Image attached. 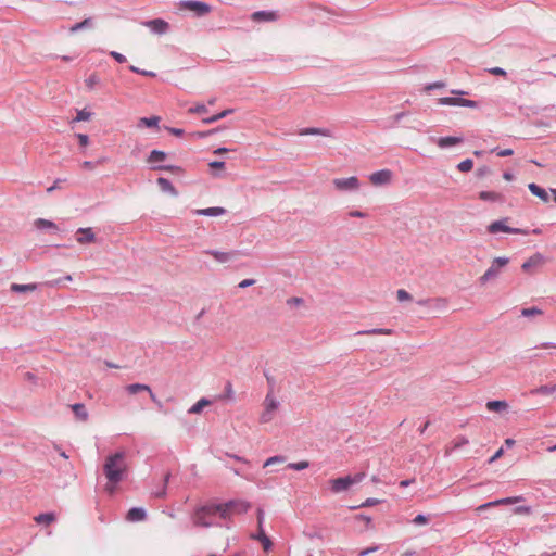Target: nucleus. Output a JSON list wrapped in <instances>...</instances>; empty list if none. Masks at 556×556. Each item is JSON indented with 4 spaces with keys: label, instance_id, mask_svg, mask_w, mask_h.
I'll return each mask as SVG.
<instances>
[{
    "label": "nucleus",
    "instance_id": "f257e3e1",
    "mask_svg": "<svg viewBox=\"0 0 556 556\" xmlns=\"http://www.w3.org/2000/svg\"><path fill=\"white\" fill-rule=\"evenodd\" d=\"M251 508V504L244 501L230 500L223 504H206L198 507L192 516L193 525L208 528L214 526V518L229 519L231 514H243Z\"/></svg>",
    "mask_w": 556,
    "mask_h": 556
},
{
    "label": "nucleus",
    "instance_id": "f03ea898",
    "mask_svg": "<svg viewBox=\"0 0 556 556\" xmlns=\"http://www.w3.org/2000/svg\"><path fill=\"white\" fill-rule=\"evenodd\" d=\"M124 458L125 453L121 451L109 455L105 459L103 471L109 481L105 490L111 494L115 491V485L123 480L125 468L122 463Z\"/></svg>",
    "mask_w": 556,
    "mask_h": 556
},
{
    "label": "nucleus",
    "instance_id": "7ed1b4c3",
    "mask_svg": "<svg viewBox=\"0 0 556 556\" xmlns=\"http://www.w3.org/2000/svg\"><path fill=\"white\" fill-rule=\"evenodd\" d=\"M365 477L364 472L355 476H344L330 480V489L333 493H340L350 489L353 484L358 483Z\"/></svg>",
    "mask_w": 556,
    "mask_h": 556
},
{
    "label": "nucleus",
    "instance_id": "20e7f679",
    "mask_svg": "<svg viewBox=\"0 0 556 556\" xmlns=\"http://www.w3.org/2000/svg\"><path fill=\"white\" fill-rule=\"evenodd\" d=\"M509 263V258L505 256L495 257L491 263V266L485 270V273L479 278V282L481 286H484L486 282L495 279L501 268L506 266Z\"/></svg>",
    "mask_w": 556,
    "mask_h": 556
},
{
    "label": "nucleus",
    "instance_id": "39448f33",
    "mask_svg": "<svg viewBox=\"0 0 556 556\" xmlns=\"http://www.w3.org/2000/svg\"><path fill=\"white\" fill-rule=\"evenodd\" d=\"M264 510L262 508H257V532L251 534L252 540L260 541L263 545L265 552H268L273 547L271 540L266 535L264 528Z\"/></svg>",
    "mask_w": 556,
    "mask_h": 556
},
{
    "label": "nucleus",
    "instance_id": "423d86ee",
    "mask_svg": "<svg viewBox=\"0 0 556 556\" xmlns=\"http://www.w3.org/2000/svg\"><path fill=\"white\" fill-rule=\"evenodd\" d=\"M506 220H507V218L492 222L488 226V231L490 233H497L500 231L507 232V233H516V235H528L529 233V230H527V229L513 228V227L505 225Z\"/></svg>",
    "mask_w": 556,
    "mask_h": 556
},
{
    "label": "nucleus",
    "instance_id": "0eeeda50",
    "mask_svg": "<svg viewBox=\"0 0 556 556\" xmlns=\"http://www.w3.org/2000/svg\"><path fill=\"white\" fill-rule=\"evenodd\" d=\"M332 182L337 190L343 192L356 191L359 188V180L356 176L336 178Z\"/></svg>",
    "mask_w": 556,
    "mask_h": 556
},
{
    "label": "nucleus",
    "instance_id": "6e6552de",
    "mask_svg": "<svg viewBox=\"0 0 556 556\" xmlns=\"http://www.w3.org/2000/svg\"><path fill=\"white\" fill-rule=\"evenodd\" d=\"M180 5L184 9H188V10L194 12V14L198 17L204 16L211 12V5L205 2H202V1L186 0V1H182L180 3Z\"/></svg>",
    "mask_w": 556,
    "mask_h": 556
},
{
    "label": "nucleus",
    "instance_id": "1a4fd4ad",
    "mask_svg": "<svg viewBox=\"0 0 556 556\" xmlns=\"http://www.w3.org/2000/svg\"><path fill=\"white\" fill-rule=\"evenodd\" d=\"M439 104L451 105V106H465V108H478V102L473 100L464 99L462 97H443L439 99Z\"/></svg>",
    "mask_w": 556,
    "mask_h": 556
},
{
    "label": "nucleus",
    "instance_id": "9d476101",
    "mask_svg": "<svg viewBox=\"0 0 556 556\" xmlns=\"http://www.w3.org/2000/svg\"><path fill=\"white\" fill-rule=\"evenodd\" d=\"M369 180L374 186L388 185L392 180V172L390 169H380L369 176Z\"/></svg>",
    "mask_w": 556,
    "mask_h": 556
},
{
    "label": "nucleus",
    "instance_id": "9b49d317",
    "mask_svg": "<svg viewBox=\"0 0 556 556\" xmlns=\"http://www.w3.org/2000/svg\"><path fill=\"white\" fill-rule=\"evenodd\" d=\"M150 30L157 35H163L169 29V24L162 18L149 20L142 23Z\"/></svg>",
    "mask_w": 556,
    "mask_h": 556
},
{
    "label": "nucleus",
    "instance_id": "f8f14e48",
    "mask_svg": "<svg viewBox=\"0 0 556 556\" xmlns=\"http://www.w3.org/2000/svg\"><path fill=\"white\" fill-rule=\"evenodd\" d=\"M522 500H523L522 496L504 497V498H500V500H495V501H492V502L484 503V504L480 505L477 508V510L478 511H482V510H485V509H488L490 507H494V506H498V505L514 504V503H518V502H520Z\"/></svg>",
    "mask_w": 556,
    "mask_h": 556
},
{
    "label": "nucleus",
    "instance_id": "ddd939ff",
    "mask_svg": "<svg viewBox=\"0 0 556 556\" xmlns=\"http://www.w3.org/2000/svg\"><path fill=\"white\" fill-rule=\"evenodd\" d=\"M432 141H434L439 148L447 149V148L463 143L464 138L457 137V136H446V137H439L437 139L432 138Z\"/></svg>",
    "mask_w": 556,
    "mask_h": 556
},
{
    "label": "nucleus",
    "instance_id": "4468645a",
    "mask_svg": "<svg viewBox=\"0 0 556 556\" xmlns=\"http://www.w3.org/2000/svg\"><path fill=\"white\" fill-rule=\"evenodd\" d=\"M478 197L481 201L485 202L504 203L506 201V198L503 193L495 191H480Z\"/></svg>",
    "mask_w": 556,
    "mask_h": 556
},
{
    "label": "nucleus",
    "instance_id": "2eb2a0df",
    "mask_svg": "<svg viewBox=\"0 0 556 556\" xmlns=\"http://www.w3.org/2000/svg\"><path fill=\"white\" fill-rule=\"evenodd\" d=\"M147 518V511L142 507H132L127 511L126 519L130 522L143 521Z\"/></svg>",
    "mask_w": 556,
    "mask_h": 556
},
{
    "label": "nucleus",
    "instance_id": "dca6fc26",
    "mask_svg": "<svg viewBox=\"0 0 556 556\" xmlns=\"http://www.w3.org/2000/svg\"><path fill=\"white\" fill-rule=\"evenodd\" d=\"M204 253L213 256L218 263H227L235 255H237L238 252L237 251L222 252V251H217V250H206Z\"/></svg>",
    "mask_w": 556,
    "mask_h": 556
},
{
    "label": "nucleus",
    "instance_id": "f3484780",
    "mask_svg": "<svg viewBox=\"0 0 556 556\" xmlns=\"http://www.w3.org/2000/svg\"><path fill=\"white\" fill-rule=\"evenodd\" d=\"M76 240L80 244H87L94 241L96 237L91 228H78Z\"/></svg>",
    "mask_w": 556,
    "mask_h": 556
},
{
    "label": "nucleus",
    "instance_id": "a211bd4d",
    "mask_svg": "<svg viewBox=\"0 0 556 556\" xmlns=\"http://www.w3.org/2000/svg\"><path fill=\"white\" fill-rule=\"evenodd\" d=\"M543 260L544 258L542 254L535 253L521 265V269L523 271L530 273L532 268L540 266L543 263Z\"/></svg>",
    "mask_w": 556,
    "mask_h": 556
},
{
    "label": "nucleus",
    "instance_id": "6ab92c4d",
    "mask_svg": "<svg viewBox=\"0 0 556 556\" xmlns=\"http://www.w3.org/2000/svg\"><path fill=\"white\" fill-rule=\"evenodd\" d=\"M278 15L275 11H256L252 14L254 22H271L276 21Z\"/></svg>",
    "mask_w": 556,
    "mask_h": 556
},
{
    "label": "nucleus",
    "instance_id": "aec40b11",
    "mask_svg": "<svg viewBox=\"0 0 556 556\" xmlns=\"http://www.w3.org/2000/svg\"><path fill=\"white\" fill-rule=\"evenodd\" d=\"M160 122H161V117L156 116V115H153V116H150V117H141L138 121L137 127L138 128L147 127V128H156V129H159L160 128L159 127Z\"/></svg>",
    "mask_w": 556,
    "mask_h": 556
},
{
    "label": "nucleus",
    "instance_id": "412c9836",
    "mask_svg": "<svg viewBox=\"0 0 556 556\" xmlns=\"http://www.w3.org/2000/svg\"><path fill=\"white\" fill-rule=\"evenodd\" d=\"M156 182H157V186L160 187V189L163 192L169 193V194H172L174 197L178 195L177 189L174 187V185L167 178L159 177Z\"/></svg>",
    "mask_w": 556,
    "mask_h": 556
},
{
    "label": "nucleus",
    "instance_id": "4be33fe9",
    "mask_svg": "<svg viewBox=\"0 0 556 556\" xmlns=\"http://www.w3.org/2000/svg\"><path fill=\"white\" fill-rule=\"evenodd\" d=\"M528 189H529V191H530L533 195L538 197V198H539V199H541L543 202H548V200H549V195H548L547 191H546L544 188L540 187V186H539V185H536L535 182H530V184L528 185Z\"/></svg>",
    "mask_w": 556,
    "mask_h": 556
},
{
    "label": "nucleus",
    "instance_id": "5701e85b",
    "mask_svg": "<svg viewBox=\"0 0 556 556\" xmlns=\"http://www.w3.org/2000/svg\"><path fill=\"white\" fill-rule=\"evenodd\" d=\"M226 213V210L220 206L207 207V208H199L194 211V214L200 216H220Z\"/></svg>",
    "mask_w": 556,
    "mask_h": 556
},
{
    "label": "nucleus",
    "instance_id": "b1692460",
    "mask_svg": "<svg viewBox=\"0 0 556 556\" xmlns=\"http://www.w3.org/2000/svg\"><path fill=\"white\" fill-rule=\"evenodd\" d=\"M75 415V417L80 421H86L88 419V412L83 403H75L70 406Z\"/></svg>",
    "mask_w": 556,
    "mask_h": 556
},
{
    "label": "nucleus",
    "instance_id": "393cba45",
    "mask_svg": "<svg viewBox=\"0 0 556 556\" xmlns=\"http://www.w3.org/2000/svg\"><path fill=\"white\" fill-rule=\"evenodd\" d=\"M37 289H38V285L37 283H26V285L12 283L10 286L11 292H14V293L33 292V291H35Z\"/></svg>",
    "mask_w": 556,
    "mask_h": 556
},
{
    "label": "nucleus",
    "instance_id": "a878e982",
    "mask_svg": "<svg viewBox=\"0 0 556 556\" xmlns=\"http://www.w3.org/2000/svg\"><path fill=\"white\" fill-rule=\"evenodd\" d=\"M300 135H302V136L318 135V136H324V137H330L331 131L327 128L307 127V128L301 129Z\"/></svg>",
    "mask_w": 556,
    "mask_h": 556
},
{
    "label": "nucleus",
    "instance_id": "bb28decb",
    "mask_svg": "<svg viewBox=\"0 0 556 556\" xmlns=\"http://www.w3.org/2000/svg\"><path fill=\"white\" fill-rule=\"evenodd\" d=\"M507 407H508V404L506 401L493 400V401L486 402V408L490 412H503V410H506Z\"/></svg>",
    "mask_w": 556,
    "mask_h": 556
},
{
    "label": "nucleus",
    "instance_id": "cd10ccee",
    "mask_svg": "<svg viewBox=\"0 0 556 556\" xmlns=\"http://www.w3.org/2000/svg\"><path fill=\"white\" fill-rule=\"evenodd\" d=\"M151 168L153 170H165L177 175H181L185 173V169L178 165H153Z\"/></svg>",
    "mask_w": 556,
    "mask_h": 556
},
{
    "label": "nucleus",
    "instance_id": "c85d7f7f",
    "mask_svg": "<svg viewBox=\"0 0 556 556\" xmlns=\"http://www.w3.org/2000/svg\"><path fill=\"white\" fill-rule=\"evenodd\" d=\"M92 27H93V20L91 17H87V18L83 20L81 22L74 24L70 28V31L77 33L81 29H88V28H92Z\"/></svg>",
    "mask_w": 556,
    "mask_h": 556
},
{
    "label": "nucleus",
    "instance_id": "c756f323",
    "mask_svg": "<svg viewBox=\"0 0 556 556\" xmlns=\"http://www.w3.org/2000/svg\"><path fill=\"white\" fill-rule=\"evenodd\" d=\"M167 157V153L162 150H152L147 157V162L152 164L156 162H162Z\"/></svg>",
    "mask_w": 556,
    "mask_h": 556
},
{
    "label": "nucleus",
    "instance_id": "7c9ffc66",
    "mask_svg": "<svg viewBox=\"0 0 556 556\" xmlns=\"http://www.w3.org/2000/svg\"><path fill=\"white\" fill-rule=\"evenodd\" d=\"M56 519V516L54 513H43V514H39L38 516H36L34 518V520L39 523V525H50L52 523L53 521H55Z\"/></svg>",
    "mask_w": 556,
    "mask_h": 556
},
{
    "label": "nucleus",
    "instance_id": "2f4dec72",
    "mask_svg": "<svg viewBox=\"0 0 556 556\" xmlns=\"http://www.w3.org/2000/svg\"><path fill=\"white\" fill-rule=\"evenodd\" d=\"M210 404V400H207L206 397H202L188 409V414H200L203 410V408L205 406H208Z\"/></svg>",
    "mask_w": 556,
    "mask_h": 556
},
{
    "label": "nucleus",
    "instance_id": "473e14b6",
    "mask_svg": "<svg viewBox=\"0 0 556 556\" xmlns=\"http://www.w3.org/2000/svg\"><path fill=\"white\" fill-rule=\"evenodd\" d=\"M126 391L128 394H131V395L137 394L141 391H147L150 393L151 388L148 384H143V383H131V384L126 386Z\"/></svg>",
    "mask_w": 556,
    "mask_h": 556
},
{
    "label": "nucleus",
    "instance_id": "72a5a7b5",
    "mask_svg": "<svg viewBox=\"0 0 556 556\" xmlns=\"http://www.w3.org/2000/svg\"><path fill=\"white\" fill-rule=\"evenodd\" d=\"M232 112H233L232 109H227V110H224L213 116L203 118L202 122L204 124H213V123H216V122L220 121L222 118L226 117L227 115H229Z\"/></svg>",
    "mask_w": 556,
    "mask_h": 556
},
{
    "label": "nucleus",
    "instance_id": "f704fd0d",
    "mask_svg": "<svg viewBox=\"0 0 556 556\" xmlns=\"http://www.w3.org/2000/svg\"><path fill=\"white\" fill-rule=\"evenodd\" d=\"M392 333H393L392 329L372 328V329H369V330L358 331L356 334H358V336H371V334H392Z\"/></svg>",
    "mask_w": 556,
    "mask_h": 556
},
{
    "label": "nucleus",
    "instance_id": "c9c22d12",
    "mask_svg": "<svg viewBox=\"0 0 556 556\" xmlns=\"http://www.w3.org/2000/svg\"><path fill=\"white\" fill-rule=\"evenodd\" d=\"M555 391H556V384H545V386H541L536 389H533L531 391V393L532 394L549 395V394H553Z\"/></svg>",
    "mask_w": 556,
    "mask_h": 556
},
{
    "label": "nucleus",
    "instance_id": "e433bc0d",
    "mask_svg": "<svg viewBox=\"0 0 556 556\" xmlns=\"http://www.w3.org/2000/svg\"><path fill=\"white\" fill-rule=\"evenodd\" d=\"M274 393H267L266 397H265V401H264V405H265V409L267 410H271V412H275L278 406H279V403L278 401L274 397L273 395Z\"/></svg>",
    "mask_w": 556,
    "mask_h": 556
},
{
    "label": "nucleus",
    "instance_id": "4c0bfd02",
    "mask_svg": "<svg viewBox=\"0 0 556 556\" xmlns=\"http://www.w3.org/2000/svg\"><path fill=\"white\" fill-rule=\"evenodd\" d=\"M220 400L224 401H233L235 400V392L232 389V383L230 381H227L224 388V393L219 395Z\"/></svg>",
    "mask_w": 556,
    "mask_h": 556
},
{
    "label": "nucleus",
    "instance_id": "58836bf2",
    "mask_svg": "<svg viewBox=\"0 0 556 556\" xmlns=\"http://www.w3.org/2000/svg\"><path fill=\"white\" fill-rule=\"evenodd\" d=\"M35 225L38 229H54V230L59 229L58 226L53 222L43 219V218L36 219Z\"/></svg>",
    "mask_w": 556,
    "mask_h": 556
},
{
    "label": "nucleus",
    "instance_id": "ea45409f",
    "mask_svg": "<svg viewBox=\"0 0 556 556\" xmlns=\"http://www.w3.org/2000/svg\"><path fill=\"white\" fill-rule=\"evenodd\" d=\"M473 167V161L471 159H466L457 164V169L462 173H468Z\"/></svg>",
    "mask_w": 556,
    "mask_h": 556
},
{
    "label": "nucleus",
    "instance_id": "a19ab883",
    "mask_svg": "<svg viewBox=\"0 0 556 556\" xmlns=\"http://www.w3.org/2000/svg\"><path fill=\"white\" fill-rule=\"evenodd\" d=\"M308 467H309V463L307 460H301V462H298V463H289L287 465V468L293 469V470H296V471L304 470V469H306Z\"/></svg>",
    "mask_w": 556,
    "mask_h": 556
},
{
    "label": "nucleus",
    "instance_id": "79ce46f5",
    "mask_svg": "<svg viewBox=\"0 0 556 556\" xmlns=\"http://www.w3.org/2000/svg\"><path fill=\"white\" fill-rule=\"evenodd\" d=\"M542 314H543V311L535 306L521 309V316H523V317H530V316L542 315Z\"/></svg>",
    "mask_w": 556,
    "mask_h": 556
},
{
    "label": "nucleus",
    "instance_id": "37998d69",
    "mask_svg": "<svg viewBox=\"0 0 556 556\" xmlns=\"http://www.w3.org/2000/svg\"><path fill=\"white\" fill-rule=\"evenodd\" d=\"M491 152L496 153V155L501 156V157L511 156L514 154V150L510 148L501 149V148L496 147V148H493L491 150Z\"/></svg>",
    "mask_w": 556,
    "mask_h": 556
},
{
    "label": "nucleus",
    "instance_id": "c03bdc74",
    "mask_svg": "<svg viewBox=\"0 0 556 556\" xmlns=\"http://www.w3.org/2000/svg\"><path fill=\"white\" fill-rule=\"evenodd\" d=\"M129 71L132 73L139 74V75H142V76H147V77H155L156 76V74L154 72L140 70L139 67H137L135 65H130Z\"/></svg>",
    "mask_w": 556,
    "mask_h": 556
},
{
    "label": "nucleus",
    "instance_id": "a18cd8bd",
    "mask_svg": "<svg viewBox=\"0 0 556 556\" xmlns=\"http://www.w3.org/2000/svg\"><path fill=\"white\" fill-rule=\"evenodd\" d=\"M100 83V78L97 74H91L88 78L85 79V84L87 88L93 89L96 85Z\"/></svg>",
    "mask_w": 556,
    "mask_h": 556
},
{
    "label": "nucleus",
    "instance_id": "49530a36",
    "mask_svg": "<svg viewBox=\"0 0 556 556\" xmlns=\"http://www.w3.org/2000/svg\"><path fill=\"white\" fill-rule=\"evenodd\" d=\"M90 117H91V112L87 111L86 109H83L77 112L75 121L76 122L88 121Z\"/></svg>",
    "mask_w": 556,
    "mask_h": 556
},
{
    "label": "nucleus",
    "instance_id": "de8ad7c7",
    "mask_svg": "<svg viewBox=\"0 0 556 556\" xmlns=\"http://www.w3.org/2000/svg\"><path fill=\"white\" fill-rule=\"evenodd\" d=\"M207 112V108L205 104H197L195 106H191L188 109V113L190 114H203Z\"/></svg>",
    "mask_w": 556,
    "mask_h": 556
},
{
    "label": "nucleus",
    "instance_id": "09e8293b",
    "mask_svg": "<svg viewBox=\"0 0 556 556\" xmlns=\"http://www.w3.org/2000/svg\"><path fill=\"white\" fill-rule=\"evenodd\" d=\"M491 174V168L486 165L480 166L476 170V177L477 178H483Z\"/></svg>",
    "mask_w": 556,
    "mask_h": 556
},
{
    "label": "nucleus",
    "instance_id": "8fccbe9b",
    "mask_svg": "<svg viewBox=\"0 0 556 556\" xmlns=\"http://www.w3.org/2000/svg\"><path fill=\"white\" fill-rule=\"evenodd\" d=\"M378 503H380L379 500L377 498H367L365 502H363L361 505L358 506H352L351 509H356V508H361V507H371V506H375L377 505Z\"/></svg>",
    "mask_w": 556,
    "mask_h": 556
},
{
    "label": "nucleus",
    "instance_id": "3c124183",
    "mask_svg": "<svg viewBox=\"0 0 556 556\" xmlns=\"http://www.w3.org/2000/svg\"><path fill=\"white\" fill-rule=\"evenodd\" d=\"M429 522V516H426L424 514H418L414 519L413 523L417 526L427 525Z\"/></svg>",
    "mask_w": 556,
    "mask_h": 556
},
{
    "label": "nucleus",
    "instance_id": "603ef678",
    "mask_svg": "<svg viewBox=\"0 0 556 556\" xmlns=\"http://www.w3.org/2000/svg\"><path fill=\"white\" fill-rule=\"evenodd\" d=\"M285 457L281 456V455H276V456H273V457H269L265 463H264V467H268L270 465H274V464H277V463H283L285 462Z\"/></svg>",
    "mask_w": 556,
    "mask_h": 556
},
{
    "label": "nucleus",
    "instance_id": "864d4df0",
    "mask_svg": "<svg viewBox=\"0 0 556 556\" xmlns=\"http://www.w3.org/2000/svg\"><path fill=\"white\" fill-rule=\"evenodd\" d=\"M469 443L468 439L466 437H457L454 440V448H460L464 445H467Z\"/></svg>",
    "mask_w": 556,
    "mask_h": 556
},
{
    "label": "nucleus",
    "instance_id": "5fc2aeb1",
    "mask_svg": "<svg viewBox=\"0 0 556 556\" xmlns=\"http://www.w3.org/2000/svg\"><path fill=\"white\" fill-rule=\"evenodd\" d=\"M273 413L274 412H271V410L264 409V412L262 413L261 418H260L261 422L267 424V422L271 421Z\"/></svg>",
    "mask_w": 556,
    "mask_h": 556
},
{
    "label": "nucleus",
    "instance_id": "6e6d98bb",
    "mask_svg": "<svg viewBox=\"0 0 556 556\" xmlns=\"http://www.w3.org/2000/svg\"><path fill=\"white\" fill-rule=\"evenodd\" d=\"M164 128L173 136H176V137H181L184 136L185 134V130L181 129V128H176V127H169V126H164Z\"/></svg>",
    "mask_w": 556,
    "mask_h": 556
},
{
    "label": "nucleus",
    "instance_id": "4d7b16f0",
    "mask_svg": "<svg viewBox=\"0 0 556 556\" xmlns=\"http://www.w3.org/2000/svg\"><path fill=\"white\" fill-rule=\"evenodd\" d=\"M304 303V300L299 296H292L287 300V305L289 306H299Z\"/></svg>",
    "mask_w": 556,
    "mask_h": 556
},
{
    "label": "nucleus",
    "instance_id": "13d9d810",
    "mask_svg": "<svg viewBox=\"0 0 556 556\" xmlns=\"http://www.w3.org/2000/svg\"><path fill=\"white\" fill-rule=\"evenodd\" d=\"M399 301H407L412 299V295L404 289H400L396 292Z\"/></svg>",
    "mask_w": 556,
    "mask_h": 556
},
{
    "label": "nucleus",
    "instance_id": "bf43d9fd",
    "mask_svg": "<svg viewBox=\"0 0 556 556\" xmlns=\"http://www.w3.org/2000/svg\"><path fill=\"white\" fill-rule=\"evenodd\" d=\"M264 376L266 377V380H267V383H268V387H269L268 393H274V389H275V386H276L275 378L273 376H269L266 371L264 372Z\"/></svg>",
    "mask_w": 556,
    "mask_h": 556
},
{
    "label": "nucleus",
    "instance_id": "052dcab7",
    "mask_svg": "<svg viewBox=\"0 0 556 556\" xmlns=\"http://www.w3.org/2000/svg\"><path fill=\"white\" fill-rule=\"evenodd\" d=\"M216 131H218V128L206 130V131H197V132H193L192 136H194L197 138H206V137L215 134Z\"/></svg>",
    "mask_w": 556,
    "mask_h": 556
},
{
    "label": "nucleus",
    "instance_id": "680f3d73",
    "mask_svg": "<svg viewBox=\"0 0 556 556\" xmlns=\"http://www.w3.org/2000/svg\"><path fill=\"white\" fill-rule=\"evenodd\" d=\"M379 549V546L378 545H375V546H370V547H367L365 549H362L357 553V556H367L374 552H377Z\"/></svg>",
    "mask_w": 556,
    "mask_h": 556
},
{
    "label": "nucleus",
    "instance_id": "e2e57ef3",
    "mask_svg": "<svg viewBox=\"0 0 556 556\" xmlns=\"http://www.w3.org/2000/svg\"><path fill=\"white\" fill-rule=\"evenodd\" d=\"M110 55L118 63H125L127 61L125 55L116 51H111Z\"/></svg>",
    "mask_w": 556,
    "mask_h": 556
},
{
    "label": "nucleus",
    "instance_id": "0e129e2a",
    "mask_svg": "<svg viewBox=\"0 0 556 556\" xmlns=\"http://www.w3.org/2000/svg\"><path fill=\"white\" fill-rule=\"evenodd\" d=\"M445 87V84L443 81H434L425 87L426 91H431L433 89H439Z\"/></svg>",
    "mask_w": 556,
    "mask_h": 556
},
{
    "label": "nucleus",
    "instance_id": "69168bd1",
    "mask_svg": "<svg viewBox=\"0 0 556 556\" xmlns=\"http://www.w3.org/2000/svg\"><path fill=\"white\" fill-rule=\"evenodd\" d=\"M76 137L78 139V143L80 147H86L89 143V137L85 134H76Z\"/></svg>",
    "mask_w": 556,
    "mask_h": 556
},
{
    "label": "nucleus",
    "instance_id": "338daca9",
    "mask_svg": "<svg viewBox=\"0 0 556 556\" xmlns=\"http://www.w3.org/2000/svg\"><path fill=\"white\" fill-rule=\"evenodd\" d=\"M489 73L492 75H495V76H504V77L507 75L506 71L502 67H492L489 70Z\"/></svg>",
    "mask_w": 556,
    "mask_h": 556
},
{
    "label": "nucleus",
    "instance_id": "774afa93",
    "mask_svg": "<svg viewBox=\"0 0 556 556\" xmlns=\"http://www.w3.org/2000/svg\"><path fill=\"white\" fill-rule=\"evenodd\" d=\"M304 534L307 538H309L311 540H313V539H321L323 538L321 532L319 530L305 531Z\"/></svg>",
    "mask_w": 556,
    "mask_h": 556
}]
</instances>
